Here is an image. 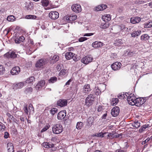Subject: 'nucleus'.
<instances>
[{
    "label": "nucleus",
    "instance_id": "nucleus-19",
    "mask_svg": "<svg viewBox=\"0 0 152 152\" xmlns=\"http://www.w3.org/2000/svg\"><path fill=\"white\" fill-rule=\"evenodd\" d=\"M77 18V16L76 15L71 14L66 18V20L67 22H70L75 20Z\"/></svg>",
    "mask_w": 152,
    "mask_h": 152
},
{
    "label": "nucleus",
    "instance_id": "nucleus-52",
    "mask_svg": "<svg viewBox=\"0 0 152 152\" xmlns=\"http://www.w3.org/2000/svg\"><path fill=\"white\" fill-rule=\"evenodd\" d=\"M95 136L98 137H104L103 134L102 132L97 133V134H96Z\"/></svg>",
    "mask_w": 152,
    "mask_h": 152
},
{
    "label": "nucleus",
    "instance_id": "nucleus-1",
    "mask_svg": "<svg viewBox=\"0 0 152 152\" xmlns=\"http://www.w3.org/2000/svg\"><path fill=\"white\" fill-rule=\"evenodd\" d=\"M52 131L53 133L54 134H59L63 131V126L61 124H56L52 127Z\"/></svg>",
    "mask_w": 152,
    "mask_h": 152
},
{
    "label": "nucleus",
    "instance_id": "nucleus-21",
    "mask_svg": "<svg viewBox=\"0 0 152 152\" xmlns=\"http://www.w3.org/2000/svg\"><path fill=\"white\" fill-rule=\"evenodd\" d=\"M67 75V69H64L61 70L59 73V75L62 77H65Z\"/></svg>",
    "mask_w": 152,
    "mask_h": 152
},
{
    "label": "nucleus",
    "instance_id": "nucleus-48",
    "mask_svg": "<svg viewBox=\"0 0 152 152\" xmlns=\"http://www.w3.org/2000/svg\"><path fill=\"white\" fill-rule=\"evenodd\" d=\"M87 39V38L85 37H81L78 39V41L80 42H83Z\"/></svg>",
    "mask_w": 152,
    "mask_h": 152
},
{
    "label": "nucleus",
    "instance_id": "nucleus-33",
    "mask_svg": "<svg viewBox=\"0 0 152 152\" xmlns=\"http://www.w3.org/2000/svg\"><path fill=\"white\" fill-rule=\"evenodd\" d=\"M149 126L148 124H145L142 126L139 130V133H142V132L144 131L145 129L148 128Z\"/></svg>",
    "mask_w": 152,
    "mask_h": 152
},
{
    "label": "nucleus",
    "instance_id": "nucleus-57",
    "mask_svg": "<svg viewBox=\"0 0 152 152\" xmlns=\"http://www.w3.org/2000/svg\"><path fill=\"white\" fill-rule=\"evenodd\" d=\"M49 129V127L48 126H45L43 129H42L41 131V132H43L46 131L48 129Z\"/></svg>",
    "mask_w": 152,
    "mask_h": 152
},
{
    "label": "nucleus",
    "instance_id": "nucleus-13",
    "mask_svg": "<svg viewBox=\"0 0 152 152\" xmlns=\"http://www.w3.org/2000/svg\"><path fill=\"white\" fill-rule=\"evenodd\" d=\"M4 56L5 57L7 58H15L17 57V55L15 53V52H9L7 53L4 55Z\"/></svg>",
    "mask_w": 152,
    "mask_h": 152
},
{
    "label": "nucleus",
    "instance_id": "nucleus-11",
    "mask_svg": "<svg viewBox=\"0 0 152 152\" xmlns=\"http://www.w3.org/2000/svg\"><path fill=\"white\" fill-rule=\"evenodd\" d=\"M145 101V99H144L143 98H137L136 101H135V105L137 106L140 107V106L143 104Z\"/></svg>",
    "mask_w": 152,
    "mask_h": 152
},
{
    "label": "nucleus",
    "instance_id": "nucleus-51",
    "mask_svg": "<svg viewBox=\"0 0 152 152\" xmlns=\"http://www.w3.org/2000/svg\"><path fill=\"white\" fill-rule=\"evenodd\" d=\"M103 109L104 106L102 105H100L98 107L97 110L99 112H101L103 110Z\"/></svg>",
    "mask_w": 152,
    "mask_h": 152
},
{
    "label": "nucleus",
    "instance_id": "nucleus-4",
    "mask_svg": "<svg viewBox=\"0 0 152 152\" xmlns=\"http://www.w3.org/2000/svg\"><path fill=\"white\" fill-rule=\"evenodd\" d=\"M137 98L132 94H129L127 97V101L129 104L131 105H135Z\"/></svg>",
    "mask_w": 152,
    "mask_h": 152
},
{
    "label": "nucleus",
    "instance_id": "nucleus-41",
    "mask_svg": "<svg viewBox=\"0 0 152 152\" xmlns=\"http://www.w3.org/2000/svg\"><path fill=\"white\" fill-rule=\"evenodd\" d=\"M37 18V16L32 15H28L26 16V18L27 19H36Z\"/></svg>",
    "mask_w": 152,
    "mask_h": 152
},
{
    "label": "nucleus",
    "instance_id": "nucleus-35",
    "mask_svg": "<svg viewBox=\"0 0 152 152\" xmlns=\"http://www.w3.org/2000/svg\"><path fill=\"white\" fill-rule=\"evenodd\" d=\"M132 126L136 128L140 127V123L137 120H136L132 124Z\"/></svg>",
    "mask_w": 152,
    "mask_h": 152
},
{
    "label": "nucleus",
    "instance_id": "nucleus-42",
    "mask_svg": "<svg viewBox=\"0 0 152 152\" xmlns=\"http://www.w3.org/2000/svg\"><path fill=\"white\" fill-rule=\"evenodd\" d=\"M35 78L33 77H29V78L28 79L26 80V82L28 83H31L35 80Z\"/></svg>",
    "mask_w": 152,
    "mask_h": 152
},
{
    "label": "nucleus",
    "instance_id": "nucleus-26",
    "mask_svg": "<svg viewBox=\"0 0 152 152\" xmlns=\"http://www.w3.org/2000/svg\"><path fill=\"white\" fill-rule=\"evenodd\" d=\"M25 39V38L23 36H21L19 37H18L15 39V42L16 43H20L21 42H23Z\"/></svg>",
    "mask_w": 152,
    "mask_h": 152
},
{
    "label": "nucleus",
    "instance_id": "nucleus-54",
    "mask_svg": "<svg viewBox=\"0 0 152 152\" xmlns=\"http://www.w3.org/2000/svg\"><path fill=\"white\" fill-rule=\"evenodd\" d=\"M9 133L7 132H5L4 133V138L7 139L9 137Z\"/></svg>",
    "mask_w": 152,
    "mask_h": 152
},
{
    "label": "nucleus",
    "instance_id": "nucleus-60",
    "mask_svg": "<svg viewBox=\"0 0 152 152\" xmlns=\"http://www.w3.org/2000/svg\"><path fill=\"white\" fill-rule=\"evenodd\" d=\"M7 115L9 118L12 117V118H11V120H12L13 119H14V117L12 115H11L8 113H7Z\"/></svg>",
    "mask_w": 152,
    "mask_h": 152
},
{
    "label": "nucleus",
    "instance_id": "nucleus-64",
    "mask_svg": "<svg viewBox=\"0 0 152 152\" xmlns=\"http://www.w3.org/2000/svg\"><path fill=\"white\" fill-rule=\"evenodd\" d=\"M116 152H126L124 151L121 149L118 150L116 151Z\"/></svg>",
    "mask_w": 152,
    "mask_h": 152
},
{
    "label": "nucleus",
    "instance_id": "nucleus-56",
    "mask_svg": "<svg viewBox=\"0 0 152 152\" xmlns=\"http://www.w3.org/2000/svg\"><path fill=\"white\" fill-rule=\"evenodd\" d=\"M54 146V145L53 144L51 143H49L48 142V148H53Z\"/></svg>",
    "mask_w": 152,
    "mask_h": 152
},
{
    "label": "nucleus",
    "instance_id": "nucleus-44",
    "mask_svg": "<svg viewBox=\"0 0 152 152\" xmlns=\"http://www.w3.org/2000/svg\"><path fill=\"white\" fill-rule=\"evenodd\" d=\"M57 111L58 109L56 108H53L50 110V113L52 115H54Z\"/></svg>",
    "mask_w": 152,
    "mask_h": 152
},
{
    "label": "nucleus",
    "instance_id": "nucleus-31",
    "mask_svg": "<svg viewBox=\"0 0 152 152\" xmlns=\"http://www.w3.org/2000/svg\"><path fill=\"white\" fill-rule=\"evenodd\" d=\"M32 88L31 87H27L26 88L24 92L27 94H30L32 92Z\"/></svg>",
    "mask_w": 152,
    "mask_h": 152
},
{
    "label": "nucleus",
    "instance_id": "nucleus-2",
    "mask_svg": "<svg viewBox=\"0 0 152 152\" xmlns=\"http://www.w3.org/2000/svg\"><path fill=\"white\" fill-rule=\"evenodd\" d=\"M95 98V97L93 94L89 95L85 100V105L87 107H90L93 104Z\"/></svg>",
    "mask_w": 152,
    "mask_h": 152
},
{
    "label": "nucleus",
    "instance_id": "nucleus-9",
    "mask_svg": "<svg viewBox=\"0 0 152 152\" xmlns=\"http://www.w3.org/2000/svg\"><path fill=\"white\" fill-rule=\"evenodd\" d=\"M121 66V63L118 62H115L112 64L111 66L112 69L114 70H117L119 69Z\"/></svg>",
    "mask_w": 152,
    "mask_h": 152
},
{
    "label": "nucleus",
    "instance_id": "nucleus-45",
    "mask_svg": "<svg viewBox=\"0 0 152 152\" xmlns=\"http://www.w3.org/2000/svg\"><path fill=\"white\" fill-rule=\"evenodd\" d=\"M118 100L117 98L113 99L111 104L113 105H115L118 102Z\"/></svg>",
    "mask_w": 152,
    "mask_h": 152
},
{
    "label": "nucleus",
    "instance_id": "nucleus-39",
    "mask_svg": "<svg viewBox=\"0 0 152 152\" xmlns=\"http://www.w3.org/2000/svg\"><path fill=\"white\" fill-rule=\"evenodd\" d=\"M57 81V77H51L48 80L49 83H53Z\"/></svg>",
    "mask_w": 152,
    "mask_h": 152
},
{
    "label": "nucleus",
    "instance_id": "nucleus-6",
    "mask_svg": "<svg viewBox=\"0 0 152 152\" xmlns=\"http://www.w3.org/2000/svg\"><path fill=\"white\" fill-rule=\"evenodd\" d=\"M72 10L76 13H79L81 11L82 9L80 4H75L73 5L71 7Z\"/></svg>",
    "mask_w": 152,
    "mask_h": 152
},
{
    "label": "nucleus",
    "instance_id": "nucleus-3",
    "mask_svg": "<svg viewBox=\"0 0 152 152\" xmlns=\"http://www.w3.org/2000/svg\"><path fill=\"white\" fill-rule=\"evenodd\" d=\"M47 63V61L46 59H41L36 62L35 64V66L38 69H42Z\"/></svg>",
    "mask_w": 152,
    "mask_h": 152
},
{
    "label": "nucleus",
    "instance_id": "nucleus-7",
    "mask_svg": "<svg viewBox=\"0 0 152 152\" xmlns=\"http://www.w3.org/2000/svg\"><path fill=\"white\" fill-rule=\"evenodd\" d=\"M125 26L124 25H117L113 27V28H111V30H113V29L116 30V31H113V32L116 33L118 32L121 30H123L124 29Z\"/></svg>",
    "mask_w": 152,
    "mask_h": 152
},
{
    "label": "nucleus",
    "instance_id": "nucleus-5",
    "mask_svg": "<svg viewBox=\"0 0 152 152\" xmlns=\"http://www.w3.org/2000/svg\"><path fill=\"white\" fill-rule=\"evenodd\" d=\"M93 58L91 56H87L83 58L81 60V62L85 64H88L92 61Z\"/></svg>",
    "mask_w": 152,
    "mask_h": 152
},
{
    "label": "nucleus",
    "instance_id": "nucleus-14",
    "mask_svg": "<svg viewBox=\"0 0 152 152\" xmlns=\"http://www.w3.org/2000/svg\"><path fill=\"white\" fill-rule=\"evenodd\" d=\"M45 84V81L44 80H42L38 82L35 86L37 89L40 90L44 87Z\"/></svg>",
    "mask_w": 152,
    "mask_h": 152
},
{
    "label": "nucleus",
    "instance_id": "nucleus-46",
    "mask_svg": "<svg viewBox=\"0 0 152 152\" xmlns=\"http://www.w3.org/2000/svg\"><path fill=\"white\" fill-rule=\"evenodd\" d=\"M59 59V56L57 55H55L52 58V59L56 62L58 61Z\"/></svg>",
    "mask_w": 152,
    "mask_h": 152
},
{
    "label": "nucleus",
    "instance_id": "nucleus-15",
    "mask_svg": "<svg viewBox=\"0 0 152 152\" xmlns=\"http://www.w3.org/2000/svg\"><path fill=\"white\" fill-rule=\"evenodd\" d=\"M91 89L89 84H86L84 86L83 88V92L86 94H88L91 91Z\"/></svg>",
    "mask_w": 152,
    "mask_h": 152
},
{
    "label": "nucleus",
    "instance_id": "nucleus-20",
    "mask_svg": "<svg viewBox=\"0 0 152 152\" xmlns=\"http://www.w3.org/2000/svg\"><path fill=\"white\" fill-rule=\"evenodd\" d=\"M141 20V18L137 17L132 18L130 19V22L133 24H135L139 23Z\"/></svg>",
    "mask_w": 152,
    "mask_h": 152
},
{
    "label": "nucleus",
    "instance_id": "nucleus-30",
    "mask_svg": "<svg viewBox=\"0 0 152 152\" xmlns=\"http://www.w3.org/2000/svg\"><path fill=\"white\" fill-rule=\"evenodd\" d=\"M144 27L145 28H149L152 27V21H149L144 24Z\"/></svg>",
    "mask_w": 152,
    "mask_h": 152
},
{
    "label": "nucleus",
    "instance_id": "nucleus-38",
    "mask_svg": "<svg viewBox=\"0 0 152 152\" xmlns=\"http://www.w3.org/2000/svg\"><path fill=\"white\" fill-rule=\"evenodd\" d=\"M15 18L12 15H10L8 16L7 20L10 22H13L15 20Z\"/></svg>",
    "mask_w": 152,
    "mask_h": 152
},
{
    "label": "nucleus",
    "instance_id": "nucleus-63",
    "mask_svg": "<svg viewBox=\"0 0 152 152\" xmlns=\"http://www.w3.org/2000/svg\"><path fill=\"white\" fill-rule=\"evenodd\" d=\"M107 115V114L105 113L103 114V115L102 116V119H105L106 118V116Z\"/></svg>",
    "mask_w": 152,
    "mask_h": 152
},
{
    "label": "nucleus",
    "instance_id": "nucleus-34",
    "mask_svg": "<svg viewBox=\"0 0 152 152\" xmlns=\"http://www.w3.org/2000/svg\"><path fill=\"white\" fill-rule=\"evenodd\" d=\"M41 2L43 7H47L50 3L48 0H42Z\"/></svg>",
    "mask_w": 152,
    "mask_h": 152
},
{
    "label": "nucleus",
    "instance_id": "nucleus-27",
    "mask_svg": "<svg viewBox=\"0 0 152 152\" xmlns=\"http://www.w3.org/2000/svg\"><path fill=\"white\" fill-rule=\"evenodd\" d=\"M150 37L147 34H145L142 35L140 37V39L142 41H145L148 40Z\"/></svg>",
    "mask_w": 152,
    "mask_h": 152
},
{
    "label": "nucleus",
    "instance_id": "nucleus-40",
    "mask_svg": "<svg viewBox=\"0 0 152 152\" xmlns=\"http://www.w3.org/2000/svg\"><path fill=\"white\" fill-rule=\"evenodd\" d=\"M83 126V123L81 122H78L77 123L76 128L78 129H81Z\"/></svg>",
    "mask_w": 152,
    "mask_h": 152
},
{
    "label": "nucleus",
    "instance_id": "nucleus-22",
    "mask_svg": "<svg viewBox=\"0 0 152 152\" xmlns=\"http://www.w3.org/2000/svg\"><path fill=\"white\" fill-rule=\"evenodd\" d=\"M75 54L71 52H67L65 54V57L67 60H69L73 58Z\"/></svg>",
    "mask_w": 152,
    "mask_h": 152
},
{
    "label": "nucleus",
    "instance_id": "nucleus-59",
    "mask_svg": "<svg viewBox=\"0 0 152 152\" xmlns=\"http://www.w3.org/2000/svg\"><path fill=\"white\" fill-rule=\"evenodd\" d=\"M94 34L93 33H86L83 36H90L93 35Z\"/></svg>",
    "mask_w": 152,
    "mask_h": 152
},
{
    "label": "nucleus",
    "instance_id": "nucleus-47",
    "mask_svg": "<svg viewBox=\"0 0 152 152\" xmlns=\"http://www.w3.org/2000/svg\"><path fill=\"white\" fill-rule=\"evenodd\" d=\"M7 148L8 149H10L11 148H12V149H14L13 145L12 143L11 142L8 143L7 144Z\"/></svg>",
    "mask_w": 152,
    "mask_h": 152
},
{
    "label": "nucleus",
    "instance_id": "nucleus-43",
    "mask_svg": "<svg viewBox=\"0 0 152 152\" xmlns=\"http://www.w3.org/2000/svg\"><path fill=\"white\" fill-rule=\"evenodd\" d=\"M5 71L4 67L2 65H0V75H3Z\"/></svg>",
    "mask_w": 152,
    "mask_h": 152
},
{
    "label": "nucleus",
    "instance_id": "nucleus-50",
    "mask_svg": "<svg viewBox=\"0 0 152 152\" xmlns=\"http://www.w3.org/2000/svg\"><path fill=\"white\" fill-rule=\"evenodd\" d=\"M42 145L45 148H48V142H45L42 143Z\"/></svg>",
    "mask_w": 152,
    "mask_h": 152
},
{
    "label": "nucleus",
    "instance_id": "nucleus-36",
    "mask_svg": "<svg viewBox=\"0 0 152 152\" xmlns=\"http://www.w3.org/2000/svg\"><path fill=\"white\" fill-rule=\"evenodd\" d=\"M123 44V41L121 39H116L115 43V46H118L121 45Z\"/></svg>",
    "mask_w": 152,
    "mask_h": 152
},
{
    "label": "nucleus",
    "instance_id": "nucleus-10",
    "mask_svg": "<svg viewBox=\"0 0 152 152\" xmlns=\"http://www.w3.org/2000/svg\"><path fill=\"white\" fill-rule=\"evenodd\" d=\"M49 16L52 19L55 20L58 18L59 13L56 11H52L49 13Z\"/></svg>",
    "mask_w": 152,
    "mask_h": 152
},
{
    "label": "nucleus",
    "instance_id": "nucleus-55",
    "mask_svg": "<svg viewBox=\"0 0 152 152\" xmlns=\"http://www.w3.org/2000/svg\"><path fill=\"white\" fill-rule=\"evenodd\" d=\"M150 140V138H149V137H148L146 139L145 141H143L142 144H144L145 143L148 142Z\"/></svg>",
    "mask_w": 152,
    "mask_h": 152
},
{
    "label": "nucleus",
    "instance_id": "nucleus-24",
    "mask_svg": "<svg viewBox=\"0 0 152 152\" xmlns=\"http://www.w3.org/2000/svg\"><path fill=\"white\" fill-rule=\"evenodd\" d=\"M102 20L105 22L106 21H109L111 19V16L110 14H105L102 16Z\"/></svg>",
    "mask_w": 152,
    "mask_h": 152
},
{
    "label": "nucleus",
    "instance_id": "nucleus-58",
    "mask_svg": "<svg viewBox=\"0 0 152 152\" xmlns=\"http://www.w3.org/2000/svg\"><path fill=\"white\" fill-rule=\"evenodd\" d=\"M117 56V54L115 53H112L111 54V57L114 58H116Z\"/></svg>",
    "mask_w": 152,
    "mask_h": 152
},
{
    "label": "nucleus",
    "instance_id": "nucleus-53",
    "mask_svg": "<svg viewBox=\"0 0 152 152\" xmlns=\"http://www.w3.org/2000/svg\"><path fill=\"white\" fill-rule=\"evenodd\" d=\"M23 110L27 114H28V111L27 106L26 105L24 107Z\"/></svg>",
    "mask_w": 152,
    "mask_h": 152
},
{
    "label": "nucleus",
    "instance_id": "nucleus-62",
    "mask_svg": "<svg viewBox=\"0 0 152 152\" xmlns=\"http://www.w3.org/2000/svg\"><path fill=\"white\" fill-rule=\"evenodd\" d=\"M96 95H99L100 94V91H99L98 89L97 90H96Z\"/></svg>",
    "mask_w": 152,
    "mask_h": 152
},
{
    "label": "nucleus",
    "instance_id": "nucleus-8",
    "mask_svg": "<svg viewBox=\"0 0 152 152\" xmlns=\"http://www.w3.org/2000/svg\"><path fill=\"white\" fill-rule=\"evenodd\" d=\"M120 112V109L118 106L113 107L111 110V114L113 117H116L118 115Z\"/></svg>",
    "mask_w": 152,
    "mask_h": 152
},
{
    "label": "nucleus",
    "instance_id": "nucleus-12",
    "mask_svg": "<svg viewBox=\"0 0 152 152\" xmlns=\"http://www.w3.org/2000/svg\"><path fill=\"white\" fill-rule=\"evenodd\" d=\"M66 115V111L65 110L60 111L58 114L57 118L59 120H61L64 118Z\"/></svg>",
    "mask_w": 152,
    "mask_h": 152
},
{
    "label": "nucleus",
    "instance_id": "nucleus-49",
    "mask_svg": "<svg viewBox=\"0 0 152 152\" xmlns=\"http://www.w3.org/2000/svg\"><path fill=\"white\" fill-rule=\"evenodd\" d=\"M6 128L4 125L3 124H0V132H3L4 131Z\"/></svg>",
    "mask_w": 152,
    "mask_h": 152
},
{
    "label": "nucleus",
    "instance_id": "nucleus-29",
    "mask_svg": "<svg viewBox=\"0 0 152 152\" xmlns=\"http://www.w3.org/2000/svg\"><path fill=\"white\" fill-rule=\"evenodd\" d=\"M24 85V83L23 82H20L15 84L14 87V88L17 89L18 88H20L23 87Z\"/></svg>",
    "mask_w": 152,
    "mask_h": 152
},
{
    "label": "nucleus",
    "instance_id": "nucleus-61",
    "mask_svg": "<svg viewBox=\"0 0 152 152\" xmlns=\"http://www.w3.org/2000/svg\"><path fill=\"white\" fill-rule=\"evenodd\" d=\"M138 4H141L145 3L144 0H140L138 2Z\"/></svg>",
    "mask_w": 152,
    "mask_h": 152
},
{
    "label": "nucleus",
    "instance_id": "nucleus-17",
    "mask_svg": "<svg viewBox=\"0 0 152 152\" xmlns=\"http://www.w3.org/2000/svg\"><path fill=\"white\" fill-rule=\"evenodd\" d=\"M104 44L101 42L95 41L92 44V46L94 48H100L103 46Z\"/></svg>",
    "mask_w": 152,
    "mask_h": 152
},
{
    "label": "nucleus",
    "instance_id": "nucleus-25",
    "mask_svg": "<svg viewBox=\"0 0 152 152\" xmlns=\"http://www.w3.org/2000/svg\"><path fill=\"white\" fill-rule=\"evenodd\" d=\"M128 95L129 94L127 93H121L118 94V97L119 99H122L124 98H126Z\"/></svg>",
    "mask_w": 152,
    "mask_h": 152
},
{
    "label": "nucleus",
    "instance_id": "nucleus-16",
    "mask_svg": "<svg viewBox=\"0 0 152 152\" xmlns=\"http://www.w3.org/2000/svg\"><path fill=\"white\" fill-rule=\"evenodd\" d=\"M67 103V100L64 99H60L57 102L58 105L63 107L66 105Z\"/></svg>",
    "mask_w": 152,
    "mask_h": 152
},
{
    "label": "nucleus",
    "instance_id": "nucleus-28",
    "mask_svg": "<svg viewBox=\"0 0 152 152\" xmlns=\"http://www.w3.org/2000/svg\"><path fill=\"white\" fill-rule=\"evenodd\" d=\"M141 31L140 30L134 31L131 34L132 37H135L139 36L141 33Z\"/></svg>",
    "mask_w": 152,
    "mask_h": 152
},
{
    "label": "nucleus",
    "instance_id": "nucleus-23",
    "mask_svg": "<svg viewBox=\"0 0 152 152\" xmlns=\"http://www.w3.org/2000/svg\"><path fill=\"white\" fill-rule=\"evenodd\" d=\"M107 6L105 4H102L101 5H99L96 8V10L99 11L101 10H103L106 8Z\"/></svg>",
    "mask_w": 152,
    "mask_h": 152
},
{
    "label": "nucleus",
    "instance_id": "nucleus-37",
    "mask_svg": "<svg viewBox=\"0 0 152 152\" xmlns=\"http://www.w3.org/2000/svg\"><path fill=\"white\" fill-rule=\"evenodd\" d=\"M109 26V23L108 22L104 23H102L100 27L102 29H105L108 28Z\"/></svg>",
    "mask_w": 152,
    "mask_h": 152
},
{
    "label": "nucleus",
    "instance_id": "nucleus-18",
    "mask_svg": "<svg viewBox=\"0 0 152 152\" xmlns=\"http://www.w3.org/2000/svg\"><path fill=\"white\" fill-rule=\"evenodd\" d=\"M20 71V69L18 66H15L13 67L11 71V73L13 75L18 74Z\"/></svg>",
    "mask_w": 152,
    "mask_h": 152
},
{
    "label": "nucleus",
    "instance_id": "nucleus-32",
    "mask_svg": "<svg viewBox=\"0 0 152 152\" xmlns=\"http://www.w3.org/2000/svg\"><path fill=\"white\" fill-rule=\"evenodd\" d=\"M28 109V112L29 115H30L31 114H33L34 113V108L31 104H30L29 105Z\"/></svg>",
    "mask_w": 152,
    "mask_h": 152
}]
</instances>
